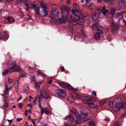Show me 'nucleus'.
I'll use <instances>...</instances> for the list:
<instances>
[{
    "mask_svg": "<svg viewBox=\"0 0 126 126\" xmlns=\"http://www.w3.org/2000/svg\"><path fill=\"white\" fill-rule=\"evenodd\" d=\"M124 0H119L118 5L120 8H126V5L124 2Z\"/></svg>",
    "mask_w": 126,
    "mask_h": 126,
    "instance_id": "nucleus-10",
    "label": "nucleus"
},
{
    "mask_svg": "<svg viewBox=\"0 0 126 126\" xmlns=\"http://www.w3.org/2000/svg\"><path fill=\"white\" fill-rule=\"evenodd\" d=\"M115 107L118 109H120L122 107L123 104L122 103H116Z\"/></svg>",
    "mask_w": 126,
    "mask_h": 126,
    "instance_id": "nucleus-24",
    "label": "nucleus"
},
{
    "mask_svg": "<svg viewBox=\"0 0 126 126\" xmlns=\"http://www.w3.org/2000/svg\"><path fill=\"white\" fill-rule=\"evenodd\" d=\"M24 92L25 93L28 94V91L26 89H25L24 90Z\"/></svg>",
    "mask_w": 126,
    "mask_h": 126,
    "instance_id": "nucleus-55",
    "label": "nucleus"
},
{
    "mask_svg": "<svg viewBox=\"0 0 126 126\" xmlns=\"http://www.w3.org/2000/svg\"><path fill=\"white\" fill-rule=\"evenodd\" d=\"M22 120V118H17L16 119V120L18 122H19L21 121Z\"/></svg>",
    "mask_w": 126,
    "mask_h": 126,
    "instance_id": "nucleus-52",
    "label": "nucleus"
},
{
    "mask_svg": "<svg viewBox=\"0 0 126 126\" xmlns=\"http://www.w3.org/2000/svg\"><path fill=\"white\" fill-rule=\"evenodd\" d=\"M116 9L115 8L111 7L110 9V14L112 16H114L115 14Z\"/></svg>",
    "mask_w": 126,
    "mask_h": 126,
    "instance_id": "nucleus-14",
    "label": "nucleus"
},
{
    "mask_svg": "<svg viewBox=\"0 0 126 126\" xmlns=\"http://www.w3.org/2000/svg\"><path fill=\"white\" fill-rule=\"evenodd\" d=\"M41 112L42 115L44 113L48 114L50 112L49 110L46 108H42Z\"/></svg>",
    "mask_w": 126,
    "mask_h": 126,
    "instance_id": "nucleus-12",
    "label": "nucleus"
},
{
    "mask_svg": "<svg viewBox=\"0 0 126 126\" xmlns=\"http://www.w3.org/2000/svg\"><path fill=\"white\" fill-rule=\"evenodd\" d=\"M114 101L116 103H122V100L121 98L119 97L116 98L115 99Z\"/></svg>",
    "mask_w": 126,
    "mask_h": 126,
    "instance_id": "nucleus-19",
    "label": "nucleus"
},
{
    "mask_svg": "<svg viewBox=\"0 0 126 126\" xmlns=\"http://www.w3.org/2000/svg\"><path fill=\"white\" fill-rule=\"evenodd\" d=\"M39 107L41 109V110H42V108H42V106H41V104H39Z\"/></svg>",
    "mask_w": 126,
    "mask_h": 126,
    "instance_id": "nucleus-63",
    "label": "nucleus"
},
{
    "mask_svg": "<svg viewBox=\"0 0 126 126\" xmlns=\"http://www.w3.org/2000/svg\"><path fill=\"white\" fill-rule=\"evenodd\" d=\"M68 118H69V120L71 123H73L74 121V118L72 115H69L66 116L65 118V120H66Z\"/></svg>",
    "mask_w": 126,
    "mask_h": 126,
    "instance_id": "nucleus-13",
    "label": "nucleus"
},
{
    "mask_svg": "<svg viewBox=\"0 0 126 126\" xmlns=\"http://www.w3.org/2000/svg\"><path fill=\"white\" fill-rule=\"evenodd\" d=\"M88 118H84L83 119V121L84 122H85L88 121Z\"/></svg>",
    "mask_w": 126,
    "mask_h": 126,
    "instance_id": "nucleus-56",
    "label": "nucleus"
},
{
    "mask_svg": "<svg viewBox=\"0 0 126 126\" xmlns=\"http://www.w3.org/2000/svg\"><path fill=\"white\" fill-rule=\"evenodd\" d=\"M126 12H123L120 13H117V15L115 16V18L116 19H118L119 20L120 19L123 18V16L122 15V14H125Z\"/></svg>",
    "mask_w": 126,
    "mask_h": 126,
    "instance_id": "nucleus-8",
    "label": "nucleus"
},
{
    "mask_svg": "<svg viewBox=\"0 0 126 126\" xmlns=\"http://www.w3.org/2000/svg\"><path fill=\"white\" fill-rule=\"evenodd\" d=\"M109 104L110 106L112 107L113 106V102L110 101L109 102Z\"/></svg>",
    "mask_w": 126,
    "mask_h": 126,
    "instance_id": "nucleus-46",
    "label": "nucleus"
},
{
    "mask_svg": "<svg viewBox=\"0 0 126 126\" xmlns=\"http://www.w3.org/2000/svg\"><path fill=\"white\" fill-rule=\"evenodd\" d=\"M49 96L48 94L46 92H44L40 94L39 98V99L41 98H48Z\"/></svg>",
    "mask_w": 126,
    "mask_h": 126,
    "instance_id": "nucleus-11",
    "label": "nucleus"
},
{
    "mask_svg": "<svg viewBox=\"0 0 126 126\" xmlns=\"http://www.w3.org/2000/svg\"><path fill=\"white\" fill-rule=\"evenodd\" d=\"M76 10L75 9H73L72 10V12L73 13H75L76 12Z\"/></svg>",
    "mask_w": 126,
    "mask_h": 126,
    "instance_id": "nucleus-62",
    "label": "nucleus"
},
{
    "mask_svg": "<svg viewBox=\"0 0 126 126\" xmlns=\"http://www.w3.org/2000/svg\"><path fill=\"white\" fill-rule=\"evenodd\" d=\"M75 9L77 12L78 13H80L81 11L80 10L79 8V7L78 6L77 7H75Z\"/></svg>",
    "mask_w": 126,
    "mask_h": 126,
    "instance_id": "nucleus-39",
    "label": "nucleus"
},
{
    "mask_svg": "<svg viewBox=\"0 0 126 126\" xmlns=\"http://www.w3.org/2000/svg\"><path fill=\"white\" fill-rule=\"evenodd\" d=\"M59 84L62 87L65 88L66 87V85L63 82H61L59 83Z\"/></svg>",
    "mask_w": 126,
    "mask_h": 126,
    "instance_id": "nucleus-28",
    "label": "nucleus"
},
{
    "mask_svg": "<svg viewBox=\"0 0 126 126\" xmlns=\"http://www.w3.org/2000/svg\"><path fill=\"white\" fill-rule=\"evenodd\" d=\"M81 114L83 115L84 116H87L88 114V113L86 110L82 109L81 111Z\"/></svg>",
    "mask_w": 126,
    "mask_h": 126,
    "instance_id": "nucleus-15",
    "label": "nucleus"
},
{
    "mask_svg": "<svg viewBox=\"0 0 126 126\" xmlns=\"http://www.w3.org/2000/svg\"><path fill=\"white\" fill-rule=\"evenodd\" d=\"M35 10L36 11V13L37 15H39L40 14L39 13V9L38 7H37L35 9Z\"/></svg>",
    "mask_w": 126,
    "mask_h": 126,
    "instance_id": "nucleus-34",
    "label": "nucleus"
},
{
    "mask_svg": "<svg viewBox=\"0 0 126 126\" xmlns=\"http://www.w3.org/2000/svg\"><path fill=\"white\" fill-rule=\"evenodd\" d=\"M98 33H96L95 34L94 38L97 39H98L100 36V33H102V32L100 30H98Z\"/></svg>",
    "mask_w": 126,
    "mask_h": 126,
    "instance_id": "nucleus-18",
    "label": "nucleus"
},
{
    "mask_svg": "<svg viewBox=\"0 0 126 126\" xmlns=\"http://www.w3.org/2000/svg\"><path fill=\"white\" fill-rule=\"evenodd\" d=\"M8 20V22L11 23L14 22L15 21V20L13 18L8 17L6 18Z\"/></svg>",
    "mask_w": 126,
    "mask_h": 126,
    "instance_id": "nucleus-21",
    "label": "nucleus"
},
{
    "mask_svg": "<svg viewBox=\"0 0 126 126\" xmlns=\"http://www.w3.org/2000/svg\"><path fill=\"white\" fill-rule=\"evenodd\" d=\"M111 27L113 30H116L118 29L119 25L118 23L113 22L112 23Z\"/></svg>",
    "mask_w": 126,
    "mask_h": 126,
    "instance_id": "nucleus-9",
    "label": "nucleus"
},
{
    "mask_svg": "<svg viewBox=\"0 0 126 126\" xmlns=\"http://www.w3.org/2000/svg\"><path fill=\"white\" fill-rule=\"evenodd\" d=\"M104 1L106 2L109 4H111L113 2V0H103Z\"/></svg>",
    "mask_w": 126,
    "mask_h": 126,
    "instance_id": "nucleus-35",
    "label": "nucleus"
},
{
    "mask_svg": "<svg viewBox=\"0 0 126 126\" xmlns=\"http://www.w3.org/2000/svg\"><path fill=\"white\" fill-rule=\"evenodd\" d=\"M106 7L105 6H103L102 7V9L101 11V12H103L104 11L106 10Z\"/></svg>",
    "mask_w": 126,
    "mask_h": 126,
    "instance_id": "nucleus-49",
    "label": "nucleus"
},
{
    "mask_svg": "<svg viewBox=\"0 0 126 126\" xmlns=\"http://www.w3.org/2000/svg\"><path fill=\"white\" fill-rule=\"evenodd\" d=\"M89 124L91 126H95V123L93 121H91L89 123Z\"/></svg>",
    "mask_w": 126,
    "mask_h": 126,
    "instance_id": "nucleus-40",
    "label": "nucleus"
},
{
    "mask_svg": "<svg viewBox=\"0 0 126 126\" xmlns=\"http://www.w3.org/2000/svg\"><path fill=\"white\" fill-rule=\"evenodd\" d=\"M13 87V86H12L10 88H8L6 85L5 86V91H4V93L6 94V92H8L10 90H11L12 89V88Z\"/></svg>",
    "mask_w": 126,
    "mask_h": 126,
    "instance_id": "nucleus-23",
    "label": "nucleus"
},
{
    "mask_svg": "<svg viewBox=\"0 0 126 126\" xmlns=\"http://www.w3.org/2000/svg\"><path fill=\"white\" fill-rule=\"evenodd\" d=\"M55 92L59 97L63 98L66 96V94L64 91L61 89H58L55 91Z\"/></svg>",
    "mask_w": 126,
    "mask_h": 126,
    "instance_id": "nucleus-5",
    "label": "nucleus"
},
{
    "mask_svg": "<svg viewBox=\"0 0 126 126\" xmlns=\"http://www.w3.org/2000/svg\"><path fill=\"white\" fill-rule=\"evenodd\" d=\"M61 10L63 17L65 15H66V16H69V11L67 6L65 5L62 6L61 8Z\"/></svg>",
    "mask_w": 126,
    "mask_h": 126,
    "instance_id": "nucleus-4",
    "label": "nucleus"
},
{
    "mask_svg": "<svg viewBox=\"0 0 126 126\" xmlns=\"http://www.w3.org/2000/svg\"><path fill=\"white\" fill-rule=\"evenodd\" d=\"M82 121L81 117H77L75 121V124L76 125H79L80 124Z\"/></svg>",
    "mask_w": 126,
    "mask_h": 126,
    "instance_id": "nucleus-16",
    "label": "nucleus"
},
{
    "mask_svg": "<svg viewBox=\"0 0 126 126\" xmlns=\"http://www.w3.org/2000/svg\"><path fill=\"white\" fill-rule=\"evenodd\" d=\"M41 13L44 16L47 15H48L47 12L44 10H43L41 11Z\"/></svg>",
    "mask_w": 126,
    "mask_h": 126,
    "instance_id": "nucleus-27",
    "label": "nucleus"
},
{
    "mask_svg": "<svg viewBox=\"0 0 126 126\" xmlns=\"http://www.w3.org/2000/svg\"><path fill=\"white\" fill-rule=\"evenodd\" d=\"M4 100V103L5 104V103H7V100L5 99V98Z\"/></svg>",
    "mask_w": 126,
    "mask_h": 126,
    "instance_id": "nucleus-61",
    "label": "nucleus"
},
{
    "mask_svg": "<svg viewBox=\"0 0 126 126\" xmlns=\"http://www.w3.org/2000/svg\"><path fill=\"white\" fill-rule=\"evenodd\" d=\"M28 122H26V124L25 125V126H28Z\"/></svg>",
    "mask_w": 126,
    "mask_h": 126,
    "instance_id": "nucleus-64",
    "label": "nucleus"
},
{
    "mask_svg": "<svg viewBox=\"0 0 126 126\" xmlns=\"http://www.w3.org/2000/svg\"><path fill=\"white\" fill-rule=\"evenodd\" d=\"M8 106L9 105L8 104V103H7L5 104L2 107L4 109L5 112V110Z\"/></svg>",
    "mask_w": 126,
    "mask_h": 126,
    "instance_id": "nucleus-30",
    "label": "nucleus"
},
{
    "mask_svg": "<svg viewBox=\"0 0 126 126\" xmlns=\"http://www.w3.org/2000/svg\"><path fill=\"white\" fill-rule=\"evenodd\" d=\"M93 4L91 3L90 4V5L89 6H88V7L89 8H90V9H92V8L93 7Z\"/></svg>",
    "mask_w": 126,
    "mask_h": 126,
    "instance_id": "nucleus-48",
    "label": "nucleus"
},
{
    "mask_svg": "<svg viewBox=\"0 0 126 126\" xmlns=\"http://www.w3.org/2000/svg\"><path fill=\"white\" fill-rule=\"evenodd\" d=\"M114 125L115 126H119L118 124V121H116L114 123Z\"/></svg>",
    "mask_w": 126,
    "mask_h": 126,
    "instance_id": "nucleus-47",
    "label": "nucleus"
},
{
    "mask_svg": "<svg viewBox=\"0 0 126 126\" xmlns=\"http://www.w3.org/2000/svg\"><path fill=\"white\" fill-rule=\"evenodd\" d=\"M60 68L62 69V71H63L65 69L64 68L63 66L61 67Z\"/></svg>",
    "mask_w": 126,
    "mask_h": 126,
    "instance_id": "nucleus-59",
    "label": "nucleus"
},
{
    "mask_svg": "<svg viewBox=\"0 0 126 126\" xmlns=\"http://www.w3.org/2000/svg\"><path fill=\"white\" fill-rule=\"evenodd\" d=\"M62 18H59L57 22H58L59 23H65L66 21L68 22L70 21V19L68 18L69 16H66V15H65L63 17V14H62Z\"/></svg>",
    "mask_w": 126,
    "mask_h": 126,
    "instance_id": "nucleus-6",
    "label": "nucleus"
},
{
    "mask_svg": "<svg viewBox=\"0 0 126 126\" xmlns=\"http://www.w3.org/2000/svg\"><path fill=\"white\" fill-rule=\"evenodd\" d=\"M94 105L95 106H93V108L94 109H97L98 108V107L97 105Z\"/></svg>",
    "mask_w": 126,
    "mask_h": 126,
    "instance_id": "nucleus-53",
    "label": "nucleus"
},
{
    "mask_svg": "<svg viewBox=\"0 0 126 126\" xmlns=\"http://www.w3.org/2000/svg\"><path fill=\"white\" fill-rule=\"evenodd\" d=\"M71 0H67L66 3L67 4H69L70 3Z\"/></svg>",
    "mask_w": 126,
    "mask_h": 126,
    "instance_id": "nucleus-51",
    "label": "nucleus"
},
{
    "mask_svg": "<svg viewBox=\"0 0 126 126\" xmlns=\"http://www.w3.org/2000/svg\"><path fill=\"white\" fill-rule=\"evenodd\" d=\"M41 7L45 9L46 8V6L45 4H44L43 2H42L40 3Z\"/></svg>",
    "mask_w": 126,
    "mask_h": 126,
    "instance_id": "nucleus-41",
    "label": "nucleus"
},
{
    "mask_svg": "<svg viewBox=\"0 0 126 126\" xmlns=\"http://www.w3.org/2000/svg\"><path fill=\"white\" fill-rule=\"evenodd\" d=\"M72 112L74 114V115L76 117H80L78 111H76L75 109H74L72 110Z\"/></svg>",
    "mask_w": 126,
    "mask_h": 126,
    "instance_id": "nucleus-17",
    "label": "nucleus"
},
{
    "mask_svg": "<svg viewBox=\"0 0 126 126\" xmlns=\"http://www.w3.org/2000/svg\"><path fill=\"white\" fill-rule=\"evenodd\" d=\"M23 104L22 103H19L18 104V106L19 108H21Z\"/></svg>",
    "mask_w": 126,
    "mask_h": 126,
    "instance_id": "nucleus-50",
    "label": "nucleus"
},
{
    "mask_svg": "<svg viewBox=\"0 0 126 126\" xmlns=\"http://www.w3.org/2000/svg\"><path fill=\"white\" fill-rule=\"evenodd\" d=\"M37 97H36L35 98H34V100L32 104H31V105H35V101H36L37 100Z\"/></svg>",
    "mask_w": 126,
    "mask_h": 126,
    "instance_id": "nucleus-45",
    "label": "nucleus"
},
{
    "mask_svg": "<svg viewBox=\"0 0 126 126\" xmlns=\"http://www.w3.org/2000/svg\"><path fill=\"white\" fill-rule=\"evenodd\" d=\"M122 107L124 109H126V104L122 105Z\"/></svg>",
    "mask_w": 126,
    "mask_h": 126,
    "instance_id": "nucleus-54",
    "label": "nucleus"
},
{
    "mask_svg": "<svg viewBox=\"0 0 126 126\" xmlns=\"http://www.w3.org/2000/svg\"><path fill=\"white\" fill-rule=\"evenodd\" d=\"M35 86L36 88H37L38 90H39L40 86V83H36V84Z\"/></svg>",
    "mask_w": 126,
    "mask_h": 126,
    "instance_id": "nucleus-37",
    "label": "nucleus"
},
{
    "mask_svg": "<svg viewBox=\"0 0 126 126\" xmlns=\"http://www.w3.org/2000/svg\"><path fill=\"white\" fill-rule=\"evenodd\" d=\"M9 71L7 69H6L4 70L3 72L2 75H5L7 74L9 72Z\"/></svg>",
    "mask_w": 126,
    "mask_h": 126,
    "instance_id": "nucleus-38",
    "label": "nucleus"
},
{
    "mask_svg": "<svg viewBox=\"0 0 126 126\" xmlns=\"http://www.w3.org/2000/svg\"><path fill=\"white\" fill-rule=\"evenodd\" d=\"M19 83V81H17L14 84V87H15V90L17 92L18 90V86Z\"/></svg>",
    "mask_w": 126,
    "mask_h": 126,
    "instance_id": "nucleus-26",
    "label": "nucleus"
},
{
    "mask_svg": "<svg viewBox=\"0 0 126 126\" xmlns=\"http://www.w3.org/2000/svg\"><path fill=\"white\" fill-rule=\"evenodd\" d=\"M108 12V10H106L101 12L100 13H101V18L104 17Z\"/></svg>",
    "mask_w": 126,
    "mask_h": 126,
    "instance_id": "nucleus-20",
    "label": "nucleus"
},
{
    "mask_svg": "<svg viewBox=\"0 0 126 126\" xmlns=\"http://www.w3.org/2000/svg\"><path fill=\"white\" fill-rule=\"evenodd\" d=\"M25 5L26 6V8H25V9L27 11H28L29 9V6L27 3L25 4Z\"/></svg>",
    "mask_w": 126,
    "mask_h": 126,
    "instance_id": "nucleus-44",
    "label": "nucleus"
},
{
    "mask_svg": "<svg viewBox=\"0 0 126 126\" xmlns=\"http://www.w3.org/2000/svg\"><path fill=\"white\" fill-rule=\"evenodd\" d=\"M8 69L9 70H12L13 72L20 71L21 70L20 67L16 66L15 62L13 61H11L9 63Z\"/></svg>",
    "mask_w": 126,
    "mask_h": 126,
    "instance_id": "nucleus-1",
    "label": "nucleus"
},
{
    "mask_svg": "<svg viewBox=\"0 0 126 126\" xmlns=\"http://www.w3.org/2000/svg\"><path fill=\"white\" fill-rule=\"evenodd\" d=\"M4 97L5 98H8L9 96V93L6 92V94L5 93V94L4 95Z\"/></svg>",
    "mask_w": 126,
    "mask_h": 126,
    "instance_id": "nucleus-43",
    "label": "nucleus"
},
{
    "mask_svg": "<svg viewBox=\"0 0 126 126\" xmlns=\"http://www.w3.org/2000/svg\"><path fill=\"white\" fill-rule=\"evenodd\" d=\"M76 97L78 99H80L82 97V95L80 94H75Z\"/></svg>",
    "mask_w": 126,
    "mask_h": 126,
    "instance_id": "nucleus-33",
    "label": "nucleus"
},
{
    "mask_svg": "<svg viewBox=\"0 0 126 126\" xmlns=\"http://www.w3.org/2000/svg\"><path fill=\"white\" fill-rule=\"evenodd\" d=\"M66 87L67 89L68 90L70 89L72 90H74L75 89V88L73 87L69 84H68L67 85H66Z\"/></svg>",
    "mask_w": 126,
    "mask_h": 126,
    "instance_id": "nucleus-25",
    "label": "nucleus"
},
{
    "mask_svg": "<svg viewBox=\"0 0 126 126\" xmlns=\"http://www.w3.org/2000/svg\"><path fill=\"white\" fill-rule=\"evenodd\" d=\"M67 99L69 101H71V102H73L74 101V99L71 96L67 98Z\"/></svg>",
    "mask_w": 126,
    "mask_h": 126,
    "instance_id": "nucleus-31",
    "label": "nucleus"
},
{
    "mask_svg": "<svg viewBox=\"0 0 126 126\" xmlns=\"http://www.w3.org/2000/svg\"><path fill=\"white\" fill-rule=\"evenodd\" d=\"M35 119H32V122L33 124H35Z\"/></svg>",
    "mask_w": 126,
    "mask_h": 126,
    "instance_id": "nucleus-60",
    "label": "nucleus"
},
{
    "mask_svg": "<svg viewBox=\"0 0 126 126\" xmlns=\"http://www.w3.org/2000/svg\"><path fill=\"white\" fill-rule=\"evenodd\" d=\"M92 94L94 95L95 96H96V92L94 91H93L92 92Z\"/></svg>",
    "mask_w": 126,
    "mask_h": 126,
    "instance_id": "nucleus-57",
    "label": "nucleus"
},
{
    "mask_svg": "<svg viewBox=\"0 0 126 126\" xmlns=\"http://www.w3.org/2000/svg\"><path fill=\"white\" fill-rule=\"evenodd\" d=\"M8 35L7 34L5 33L3 37V39L4 40H6L8 39Z\"/></svg>",
    "mask_w": 126,
    "mask_h": 126,
    "instance_id": "nucleus-36",
    "label": "nucleus"
},
{
    "mask_svg": "<svg viewBox=\"0 0 126 126\" xmlns=\"http://www.w3.org/2000/svg\"><path fill=\"white\" fill-rule=\"evenodd\" d=\"M37 72H38V74L39 75L43 77H45L46 76V75L40 70H38Z\"/></svg>",
    "mask_w": 126,
    "mask_h": 126,
    "instance_id": "nucleus-22",
    "label": "nucleus"
},
{
    "mask_svg": "<svg viewBox=\"0 0 126 126\" xmlns=\"http://www.w3.org/2000/svg\"><path fill=\"white\" fill-rule=\"evenodd\" d=\"M87 104L89 105V107H90L91 109H93V107L94 105V103L93 102L88 103Z\"/></svg>",
    "mask_w": 126,
    "mask_h": 126,
    "instance_id": "nucleus-29",
    "label": "nucleus"
},
{
    "mask_svg": "<svg viewBox=\"0 0 126 126\" xmlns=\"http://www.w3.org/2000/svg\"><path fill=\"white\" fill-rule=\"evenodd\" d=\"M92 28L95 30H98V28L96 24L93 25L92 26Z\"/></svg>",
    "mask_w": 126,
    "mask_h": 126,
    "instance_id": "nucleus-32",
    "label": "nucleus"
},
{
    "mask_svg": "<svg viewBox=\"0 0 126 126\" xmlns=\"http://www.w3.org/2000/svg\"><path fill=\"white\" fill-rule=\"evenodd\" d=\"M70 17L72 20L73 21L71 22L72 24L76 25L79 24V23L77 22L80 19V17L78 15L74 13L71 15Z\"/></svg>",
    "mask_w": 126,
    "mask_h": 126,
    "instance_id": "nucleus-3",
    "label": "nucleus"
},
{
    "mask_svg": "<svg viewBox=\"0 0 126 126\" xmlns=\"http://www.w3.org/2000/svg\"><path fill=\"white\" fill-rule=\"evenodd\" d=\"M59 14V11L57 9H54L51 12L50 17L54 22L56 23L57 21L54 17H58Z\"/></svg>",
    "mask_w": 126,
    "mask_h": 126,
    "instance_id": "nucleus-2",
    "label": "nucleus"
},
{
    "mask_svg": "<svg viewBox=\"0 0 126 126\" xmlns=\"http://www.w3.org/2000/svg\"><path fill=\"white\" fill-rule=\"evenodd\" d=\"M122 21L124 23L125 26H126V21L124 19L122 20Z\"/></svg>",
    "mask_w": 126,
    "mask_h": 126,
    "instance_id": "nucleus-58",
    "label": "nucleus"
},
{
    "mask_svg": "<svg viewBox=\"0 0 126 126\" xmlns=\"http://www.w3.org/2000/svg\"><path fill=\"white\" fill-rule=\"evenodd\" d=\"M101 13H98L96 12L94 13L92 15V20L93 21L97 19L98 17L101 18Z\"/></svg>",
    "mask_w": 126,
    "mask_h": 126,
    "instance_id": "nucleus-7",
    "label": "nucleus"
},
{
    "mask_svg": "<svg viewBox=\"0 0 126 126\" xmlns=\"http://www.w3.org/2000/svg\"><path fill=\"white\" fill-rule=\"evenodd\" d=\"M13 79H8V82L10 84H11V83L13 82Z\"/></svg>",
    "mask_w": 126,
    "mask_h": 126,
    "instance_id": "nucleus-42",
    "label": "nucleus"
}]
</instances>
